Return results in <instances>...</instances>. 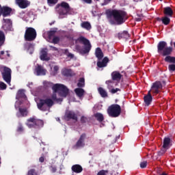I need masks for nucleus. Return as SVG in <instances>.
<instances>
[{"instance_id":"nucleus-1","label":"nucleus","mask_w":175,"mask_h":175,"mask_svg":"<svg viewBox=\"0 0 175 175\" xmlns=\"http://www.w3.org/2000/svg\"><path fill=\"white\" fill-rule=\"evenodd\" d=\"M167 43L165 41H160L157 44V52L163 57H165L164 59L165 62L171 64L168 66V70L170 73L175 72V57L170 56L173 53V47L166 46Z\"/></svg>"},{"instance_id":"nucleus-2","label":"nucleus","mask_w":175,"mask_h":175,"mask_svg":"<svg viewBox=\"0 0 175 175\" xmlns=\"http://www.w3.org/2000/svg\"><path fill=\"white\" fill-rule=\"evenodd\" d=\"M107 17L111 25H121L126 20V13L125 11L120 10H107Z\"/></svg>"},{"instance_id":"nucleus-3","label":"nucleus","mask_w":175,"mask_h":175,"mask_svg":"<svg viewBox=\"0 0 175 175\" xmlns=\"http://www.w3.org/2000/svg\"><path fill=\"white\" fill-rule=\"evenodd\" d=\"M77 42L83 44V46L79 44L75 46V50H77V53H80L81 55H85V54H88V53L91 51V42H90L88 39L85 37L80 36L76 40V43Z\"/></svg>"},{"instance_id":"nucleus-4","label":"nucleus","mask_w":175,"mask_h":175,"mask_svg":"<svg viewBox=\"0 0 175 175\" xmlns=\"http://www.w3.org/2000/svg\"><path fill=\"white\" fill-rule=\"evenodd\" d=\"M54 105V101L51 98L40 99L37 104L38 109L42 111H47L50 107Z\"/></svg>"},{"instance_id":"nucleus-5","label":"nucleus","mask_w":175,"mask_h":175,"mask_svg":"<svg viewBox=\"0 0 175 175\" xmlns=\"http://www.w3.org/2000/svg\"><path fill=\"white\" fill-rule=\"evenodd\" d=\"M107 113L112 118H117L121 116V106L118 104H112L107 109Z\"/></svg>"},{"instance_id":"nucleus-6","label":"nucleus","mask_w":175,"mask_h":175,"mask_svg":"<svg viewBox=\"0 0 175 175\" xmlns=\"http://www.w3.org/2000/svg\"><path fill=\"white\" fill-rule=\"evenodd\" d=\"M0 72L3 80H4L7 84H10L12 81V69L5 66L0 65Z\"/></svg>"},{"instance_id":"nucleus-7","label":"nucleus","mask_w":175,"mask_h":175,"mask_svg":"<svg viewBox=\"0 0 175 175\" xmlns=\"http://www.w3.org/2000/svg\"><path fill=\"white\" fill-rule=\"evenodd\" d=\"M52 90H53V92H58L60 96H62L63 98H66L68 96V94H69V89L65 86V85L56 83L53 85Z\"/></svg>"},{"instance_id":"nucleus-8","label":"nucleus","mask_w":175,"mask_h":175,"mask_svg":"<svg viewBox=\"0 0 175 175\" xmlns=\"http://www.w3.org/2000/svg\"><path fill=\"white\" fill-rule=\"evenodd\" d=\"M26 125H27L29 128H43V125H44V122H43V120L40 119L30 118L27 120Z\"/></svg>"},{"instance_id":"nucleus-9","label":"nucleus","mask_w":175,"mask_h":175,"mask_svg":"<svg viewBox=\"0 0 175 175\" xmlns=\"http://www.w3.org/2000/svg\"><path fill=\"white\" fill-rule=\"evenodd\" d=\"M35 39H36V30L33 27H27L25 33V40L33 42Z\"/></svg>"},{"instance_id":"nucleus-10","label":"nucleus","mask_w":175,"mask_h":175,"mask_svg":"<svg viewBox=\"0 0 175 175\" xmlns=\"http://www.w3.org/2000/svg\"><path fill=\"white\" fill-rule=\"evenodd\" d=\"M12 12L13 10L12 8L8 6H3L0 5V17L3 16V17H8L12 14Z\"/></svg>"},{"instance_id":"nucleus-11","label":"nucleus","mask_w":175,"mask_h":175,"mask_svg":"<svg viewBox=\"0 0 175 175\" xmlns=\"http://www.w3.org/2000/svg\"><path fill=\"white\" fill-rule=\"evenodd\" d=\"M162 90V82L156 81L154 82L151 87V92L152 94H159Z\"/></svg>"},{"instance_id":"nucleus-12","label":"nucleus","mask_w":175,"mask_h":175,"mask_svg":"<svg viewBox=\"0 0 175 175\" xmlns=\"http://www.w3.org/2000/svg\"><path fill=\"white\" fill-rule=\"evenodd\" d=\"M64 118H65V120H67V121L73 120L74 121L77 122V120H78L77 115L73 111H66L65 115H64Z\"/></svg>"},{"instance_id":"nucleus-13","label":"nucleus","mask_w":175,"mask_h":175,"mask_svg":"<svg viewBox=\"0 0 175 175\" xmlns=\"http://www.w3.org/2000/svg\"><path fill=\"white\" fill-rule=\"evenodd\" d=\"M85 137H87V134L82 133L79 139V140L75 144V147L77 148H80L81 147H84L85 146V143L84 142L85 140Z\"/></svg>"},{"instance_id":"nucleus-14","label":"nucleus","mask_w":175,"mask_h":175,"mask_svg":"<svg viewBox=\"0 0 175 175\" xmlns=\"http://www.w3.org/2000/svg\"><path fill=\"white\" fill-rule=\"evenodd\" d=\"M28 116V109L27 107H18V111L16 112V117L18 118H23Z\"/></svg>"},{"instance_id":"nucleus-15","label":"nucleus","mask_w":175,"mask_h":175,"mask_svg":"<svg viewBox=\"0 0 175 175\" xmlns=\"http://www.w3.org/2000/svg\"><path fill=\"white\" fill-rule=\"evenodd\" d=\"M48 51L47 48H44L41 50L40 55L41 61H50V57L47 56Z\"/></svg>"},{"instance_id":"nucleus-16","label":"nucleus","mask_w":175,"mask_h":175,"mask_svg":"<svg viewBox=\"0 0 175 175\" xmlns=\"http://www.w3.org/2000/svg\"><path fill=\"white\" fill-rule=\"evenodd\" d=\"M111 80H113L114 81H117V83H120L121 81V79L122 78V75L118 71H113L111 74Z\"/></svg>"},{"instance_id":"nucleus-17","label":"nucleus","mask_w":175,"mask_h":175,"mask_svg":"<svg viewBox=\"0 0 175 175\" xmlns=\"http://www.w3.org/2000/svg\"><path fill=\"white\" fill-rule=\"evenodd\" d=\"M5 24L3 26V29L4 31H12V28L13 27L12 20L10 19H3Z\"/></svg>"},{"instance_id":"nucleus-18","label":"nucleus","mask_w":175,"mask_h":175,"mask_svg":"<svg viewBox=\"0 0 175 175\" xmlns=\"http://www.w3.org/2000/svg\"><path fill=\"white\" fill-rule=\"evenodd\" d=\"M75 92L77 95V96H78V98H79V99H83V98H84V95L85 94V90H84V89L81 88H77L75 89Z\"/></svg>"},{"instance_id":"nucleus-19","label":"nucleus","mask_w":175,"mask_h":175,"mask_svg":"<svg viewBox=\"0 0 175 175\" xmlns=\"http://www.w3.org/2000/svg\"><path fill=\"white\" fill-rule=\"evenodd\" d=\"M144 100L146 106H150L151 103L152 102V96H151V91L148 92L146 96H144Z\"/></svg>"},{"instance_id":"nucleus-20","label":"nucleus","mask_w":175,"mask_h":175,"mask_svg":"<svg viewBox=\"0 0 175 175\" xmlns=\"http://www.w3.org/2000/svg\"><path fill=\"white\" fill-rule=\"evenodd\" d=\"M109 62V59L107 57H105L103 59V60L97 62V66L98 68H106L107 66V63Z\"/></svg>"},{"instance_id":"nucleus-21","label":"nucleus","mask_w":175,"mask_h":175,"mask_svg":"<svg viewBox=\"0 0 175 175\" xmlns=\"http://www.w3.org/2000/svg\"><path fill=\"white\" fill-rule=\"evenodd\" d=\"M163 14L168 17H173V14H174V12H173V9H172V8L165 7L163 8Z\"/></svg>"},{"instance_id":"nucleus-22","label":"nucleus","mask_w":175,"mask_h":175,"mask_svg":"<svg viewBox=\"0 0 175 175\" xmlns=\"http://www.w3.org/2000/svg\"><path fill=\"white\" fill-rule=\"evenodd\" d=\"M118 39H126V40L131 38V34H129L128 31H123L118 34Z\"/></svg>"},{"instance_id":"nucleus-23","label":"nucleus","mask_w":175,"mask_h":175,"mask_svg":"<svg viewBox=\"0 0 175 175\" xmlns=\"http://www.w3.org/2000/svg\"><path fill=\"white\" fill-rule=\"evenodd\" d=\"M16 4H18L21 9H25L28 8V6H29V1H28L27 0H21L20 1L16 3Z\"/></svg>"},{"instance_id":"nucleus-24","label":"nucleus","mask_w":175,"mask_h":175,"mask_svg":"<svg viewBox=\"0 0 175 175\" xmlns=\"http://www.w3.org/2000/svg\"><path fill=\"white\" fill-rule=\"evenodd\" d=\"M71 170L74 173H77V174L81 173V172H83V167H81V165L79 164H75L72 166Z\"/></svg>"},{"instance_id":"nucleus-25","label":"nucleus","mask_w":175,"mask_h":175,"mask_svg":"<svg viewBox=\"0 0 175 175\" xmlns=\"http://www.w3.org/2000/svg\"><path fill=\"white\" fill-rule=\"evenodd\" d=\"M36 72L37 73V76H45L46 70L42 67V66H38L36 68Z\"/></svg>"},{"instance_id":"nucleus-26","label":"nucleus","mask_w":175,"mask_h":175,"mask_svg":"<svg viewBox=\"0 0 175 175\" xmlns=\"http://www.w3.org/2000/svg\"><path fill=\"white\" fill-rule=\"evenodd\" d=\"M63 76H66V77H73L76 74L73 72L72 69H65L62 71Z\"/></svg>"},{"instance_id":"nucleus-27","label":"nucleus","mask_w":175,"mask_h":175,"mask_svg":"<svg viewBox=\"0 0 175 175\" xmlns=\"http://www.w3.org/2000/svg\"><path fill=\"white\" fill-rule=\"evenodd\" d=\"M105 84H107V89L111 90V88H113V87H116L117 86V83L113 81V79H109L105 81Z\"/></svg>"},{"instance_id":"nucleus-28","label":"nucleus","mask_w":175,"mask_h":175,"mask_svg":"<svg viewBox=\"0 0 175 175\" xmlns=\"http://www.w3.org/2000/svg\"><path fill=\"white\" fill-rule=\"evenodd\" d=\"M57 8H62L63 9H66V10H72V8H70V5H69V3L65 2V1H62L61 3H59L56 5Z\"/></svg>"},{"instance_id":"nucleus-29","label":"nucleus","mask_w":175,"mask_h":175,"mask_svg":"<svg viewBox=\"0 0 175 175\" xmlns=\"http://www.w3.org/2000/svg\"><path fill=\"white\" fill-rule=\"evenodd\" d=\"M72 10H66V8H59L58 13L59 16H66L70 14V11Z\"/></svg>"},{"instance_id":"nucleus-30","label":"nucleus","mask_w":175,"mask_h":175,"mask_svg":"<svg viewBox=\"0 0 175 175\" xmlns=\"http://www.w3.org/2000/svg\"><path fill=\"white\" fill-rule=\"evenodd\" d=\"M95 55L98 59H102V58H103L104 56L103 52L102 51V49L100 47L96 49Z\"/></svg>"},{"instance_id":"nucleus-31","label":"nucleus","mask_w":175,"mask_h":175,"mask_svg":"<svg viewBox=\"0 0 175 175\" xmlns=\"http://www.w3.org/2000/svg\"><path fill=\"white\" fill-rule=\"evenodd\" d=\"M98 92L102 98H107L108 96L107 92L105 89H103V88L102 87L98 88Z\"/></svg>"},{"instance_id":"nucleus-32","label":"nucleus","mask_w":175,"mask_h":175,"mask_svg":"<svg viewBox=\"0 0 175 175\" xmlns=\"http://www.w3.org/2000/svg\"><path fill=\"white\" fill-rule=\"evenodd\" d=\"M94 117L98 122H103V120H105V117L103 116V114L100 113H94Z\"/></svg>"},{"instance_id":"nucleus-33","label":"nucleus","mask_w":175,"mask_h":175,"mask_svg":"<svg viewBox=\"0 0 175 175\" xmlns=\"http://www.w3.org/2000/svg\"><path fill=\"white\" fill-rule=\"evenodd\" d=\"M21 98H23L24 99L27 98L25 93H24V90H19L17 92L16 99H21Z\"/></svg>"},{"instance_id":"nucleus-34","label":"nucleus","mask_w":175,"mask_h":175,"mask_svg":"<svg viewBox=\"0 0 175 175\" xmlns=\"http://www.w3.org/2000/svg\"><path fill=\"white\" fill-rule=\"evenodd\" d=\"M81 27L82 28H84V29L90 31V29H91V23H90V22L88 21H85L81 24Z\"/></svg>"},{"instance_id":"nucleus-35","label":"nucleus","mask_w":175,"mask_h":175,"mask_svg":"<svg viewBox=\"0 0 175 175\" xmlns=\"http://www.w3.org/2000/svg\"><path fill=\"white\" fill-rule=\"evenodd\" d=\"M170 145V138L165 137L163 139V148H169Z\"/></svg>"},{"instance_id":"nucleus-36","label":"nucleus","mask_w":175,"mask_h":175,"mask_svg":"<svg viewBox=\"0 0 175 175\" xmlns=\"http://www.w3.org/2000/svg\"><path fill=\"white\" fill-rule=\"evenodd\" d=\"M170 16H164L161 18L162 24L164 25H169L170 24Z\"/></svg>"},{"instance_id":"nucleus-37","label":"nucleus","mask_w":175,"mask_h":175,"mask_svg":"<svg viewBox=\"0 0 175 175\" xmlns=\"http://www.w3.org/2000/svg\"><path fill=\"white\" fill-rule=\"evenodd\" d=\"M85 85V79L84 78H80L77 83V87L83 88Z\"/></svg>"},{"instance_id":"nucleus-38","label":"nucleus","mask_w":175,"mask_h":175,"mask_svg":"<svg viewBox=\"0 0 175 175\" xmlns=\"http://www.w3.org/2000/svg\"><path fill=\"white\" fill-rule=\"evenodd\" d=\"M5 42V33L3 31H0V46H2Z\"/></svg>"},{"instance_id":"nucleus-39","label":"nucleus","mask_w":175,"mask_h":175,"mask_svg":"<svg viewBox=\"0 0 175 175\" xmlns=\"http://www.w3.org/2000/svg\"><path fill=\"white\" fill-rule=\"evenodd\" d=\"M16 131L18 132L19 133H21V132H24V127H23V124H21V123H18Z\"/></svg>"},{"instance_id":"nucleus-40","label":"nucleus","mask_w":175,"mask_h":175,"mask_svg":"<svg viewBox=\"0 0 175 175\" xmlns=\"http://www.w3.org/2000/svg\"><path fill=\"white\" fill-rule=\"evenodd\" d=\"M97 175H109V170H101L97 173Z\"/></svg>"},{"instance_id":"nucleus-41","label":"nucleus","mask_w":175,"mask_h":175,"mask_svg":"<svg viewBox=\"0 0 175 175\" xmlns=\"http://www.w3.org/2000/svg\"><path fill=\"white\" fill-rule=\"evenodd\" d=\"M58 70H59V67L58 66H55L53 67V71L52 72V75L55 76V75H57V73H58Z\"/></svg>"},{"instance_id":"nucleus-42","label":"nucleus","mask_w":175,"mask_h":175,"mask_svg":"<svg viewBox=\"0 0 175 175\" xmlns=\"http://www.w3.org/2000/svg\"><path fill=\"white\" fill-rule=\"evenodd\" d=\"M44 88H50V87H53V83H51L49 81H44Z\"/></svg>"},{"instance_id":"nucleus-43","label":"nucleus","mask_w":175,"mask_h":175,"mask_svg":"<svg viewBox=\"0 0 175 175\" xmlns=\"http://www.w3.org/2000/svg\"><path fill=\"white\" fill-rule=\"evenodd\" d=\"M27 175H38V173L35 169H31L28 171Z\"/></svg>"},{"instance_id":"nucleus-44","label":"nucleus","mask_w":175,"mask_h":175,"mask_svg":"<svg viewBox=\"0 0 175 175\" xmlns=\"http://www.w3.org/2000/svg\"><path fill=\"white\" fill-rule=\"evenodd\" d=\"M52 43H53L54 44H58V43H59V37L55 36L53 38Z\"/></svg>"},{"instance_id":"nucleus-45","label":"nucleus","mask_w":175,"mask_h":175,"mask_svg":"<svg viewBox=\"0 0 175 175\" xmlns=\"http://www.w3.org/2000/svg\"><path fill=\"white\" fill-rule=\"evenodd\" d=\"M118 91H121V90H120V88H116V89H114V88H113L109 90V92H110L111 94H116V93L118 92Z\"/></svg>"},{"instance_id":"nucleus-46","label":"nucleus","mask_w":175,"mask_h":175,"mask_svg":"<svg viewBox=\"0 0 175 175\" xmlns=\"http://www.w3.org/2000/svg\"><path fill=\"white\" fill-rule=\"evenodd\" d=\"M147 167V161H142L140 163V168L146 169Z\"/></svg>"},{"instance_id":"nucleus-47","label":"nucleus","mask_w":175,"mask_h":175,"mask_svg":"<svg viewBox=\"0 0 175 175\" xmlns=\"http://www.w3.org/2000/svg\"><path fill=\"white\" fill-rule=\"evenodd\" d=\"M55 35V31H50L48 32V37L49 39H51L53 36Z\"/></svg>"},{"instance_id":"nucleus-48","label":"nucleus","mask_w":175,"mask_h":175,"mask_svg":"<svg viewBox=\"0 0 175 175\" xmlns=\"http://www.w3.org/2000/svg\"><path fill=\"white\" fill-rule=\"evenodd\" d=\"M58 2V0H47L48 5H55Z\"/></svg>"},{"instance_id":"nucleus-49","label":"nucleus","mask_w":175,"mask_h":175,"mask_svg":"<svg viewBox=\"0 0 175 175\" xmlns=\"http://www.w3.org/2000/svg\"><path fill=\"white\" fill-rule=\"evenodd\" d=\"M7 85L3 82H0V90H6Z\"/></svg>"},{"instance_id":"nucleus-50","label":"nucleus","mask_w":175,"mask_h":175,"mask_svg":"<svg viewBox=\"0 0 175 175\" xmlns=\"http://www.w3.org/2000/svg\"><path fill=\"white\" fill-rule=\"evenodd\" d=\"M81 124H85V122H87V118L85 116H81Z\"/></svg>"},{"instance_id":"nucleus-51","label":"nucleus","mask_w":175,"mask_h":175,"mask_svg":"<svg viewBox=\"0 0 175 175\" xmlns=\"http://www.w3.org/2000/svg\"><path fill=\"white\" fill-rule=\"evenodd\" d=\"M165 152H166V150H165V149L159 151L158 152L159 157H162V155H163V154H165Z\"/></svg>"},{"instance_id":"nucleus-52","label":"nucleus","mask_w":175,"mask_h":175,"mask_svg":"<svg viewBox=\"0 0 175 175\" xmlns=\"http://www.w3.org/2000/svg\"><path fill=\"white\" fill-rule=\"evenodd\" d=\"M113 0H104V2L102 3L103 6H105L106 5H109V3Z\"/></svg>"},{"instance_id":"nucleus-53","label":"nucleus","mask_w":175,"mask_h":175,"mask_svg":"<svg viewBox=\"0 0 175 175\" xmlns=\"http://www.w3.org/2000/svg\"><path fill=\"white\" fill-rule=\"evenodd\" d=\"M50 169H51V172H52V173H55V172H57V167L55 166H51L50 167Z\"/></svg>"},{"instance_id":"nucleus-54","label":"nucleus","mask_w":175,"mask_h":175,"mask_svg":"<svg viewBox=\"0 0 175 175\" xmlns=\"http://www.w3.org/2000/svg\"><path fill=\"white\" fill-rule=\"evenodd\" d=\"M157 175H167V174H166L165 172H161V170H158Z\"/></svg>"},{"instance_id":"nucleus-55","label":"nucleus","mask_w":175,"mask_h":175,"mask_svg":"<svg viewBox=\"0 0 175 175\" xmlns=\"http://www.w3.org/2000/svg\"><path fill=\"white\" fill-rule=\"evenodd\" d=\"M67 57H68V58H70V59H72L75 58V55H73V54L69 53H68Z\"/></svg>"},{"instance_id":"nucleus-56","label":"nucleus","mask_w":175,"mask_h":175,"mask_svg":"<svg viewBox=\"0 0 175 175\" xmlns=\"http://www.w3.org/2000/svg\"><path fill=\"white\" fill-rule=\"evenodd\" d=\"M57 92H55V93H53V95H52V99H53V100H55L56 99H57V94H56Z\"/></svg>"},{"instance_id":"nucleus-57","label":"nucleus","mask_w":175,"mask_h":175,"mask_svg":"<svg viewBox=\"0 0 175 175\" xmlns=\"http://www.w3.org/2000/svg\"><path fill=\"white\" fill-rule=\"evenodd\" d=\"M50 47L51 48V50H53V51H58V49L57 47L53 46H50Z\"/></svg>"},{"instance_id":"nucleus-58","label":"nucleus","mask_w":175,"mask_h":175,"mask_svg":"<svg viewBox=\"0 0 175 175\" xmlns=\"http://www.w3.org/2000/svg\"><path fill=\"white\" fill-rule=\"evenodd\" d=\"M40 162H41V163H43V162H44V157H41L39 159Z\"/></svg>"},{"instance_id":"nucleus-59","label":"nucleus","mask_w":175,"mask_h":175,"mask_svg":"<svg viewBox=\"0 0 175 175\" xmlns=\"http://www.w3.org/2000/svg\"><path fill=\"white\" fill-rule=\"evenodd\" d=\"M64 54H65L66 55H68V54H69V50L68 49H64Z\"/></svg>"},{"instance_id":"nucleus-60","label":"nucleus","mask_w":175,"mask_h":175,"mask_svg":"<svg viewBox=\"0 0 175 175\" xmlns=\"http://www.w3.org/2000/svg\"><path fill=\"white\" fill-rule=\"evenodd\" d=\"M55 101V102H57V103H59V102H62V98H56Z\"/></svg>"},{"instance_id":"nucleus-61","label":"nucleus","mask_w":175,"mask_h":175,"mask_svg":"<svg viewBox=\"0 0 175 175\" xmlns=\"http://www.w3.org/2000/svg\"><path fill=\"white\" fill-rule=\"evenodd\" d=\"M135 21H142V18H135Z\"/></svg>"},{"instance_id":"nucleus-62","label":"nucleus","mask_w":175,"mask_h":175,"mask_svg":"<svg viewBox=\"0 0 175 175\" xmlns=\"http://www.w3.org/2000/svg\"><path fill=\"white\" fill-rule=\"evenodd\" d=\"M0 54H1V55H3V54H5V51H1L0 52Z\"/></svg>"},{"instance_id":"nucleus-63","label":"nucleus","mask_w":175,"mask_h":175,"mask_svg":"<svg viewBox=\"0 0 175 175\" xmlns=\"http://www.w3.org/2000/svg\"><path fill=\"white\" fill-rule=\"evenodd\" d=\"M161 84H163V85H165V84H166V81H163L161 82Z\"/></svg>"},{"instance_id":"nucleus-64","label":"nucleus","mask_w":175,"mask_h":175,"mask_svg":"<svg viewBox=\"0 0 175 175\" xmlns=\"http://www.w3.org/2000/svg\"><path fill=\"white\" fill-rule=\"evenodd\" d=\"M157 21H162V18H157Z\"/></svg>"}]
</instances>
